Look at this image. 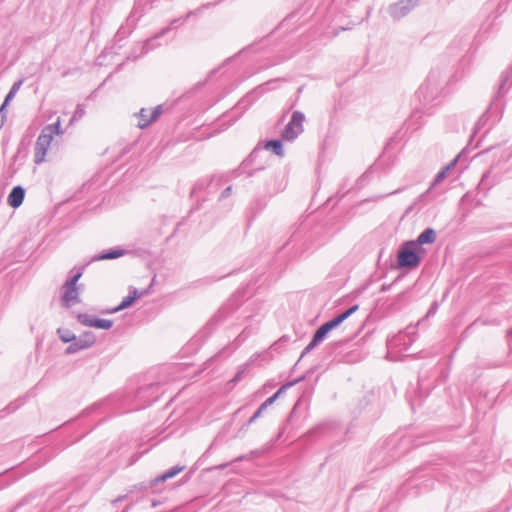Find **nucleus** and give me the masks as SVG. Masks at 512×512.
Wrapping results in <instances>:
<instances>
[{
    "label": "nucleus",
    "mask_w": 512,
    "mask_h": 512,
    "mask_svg": "<svg viewBox=\"0 0 512 512\" xmlns=\"http://www.w3.org/2000/svg\"><path fill=\"white\" fill-rule=\"evenodd\" d=\"M156 506H157L156 502L154 500H152L151 501V507H156Z\"/></svg>",
    "instance_id": "c9c22d12"
},
{
    "label": "nucleus",
    "mask_w": 512,
    "mask_h": 512,
    "mask_svg": "<svg viewBox=\"0 0 512 512\" xmlns=\"http://www.w3.org/2000/svg\"><path fill=\"white\" fill-rule=\"evenodd\" d=\"M421 1L422 0H398L387 7V13L393 20L398 21L418 7Z\"/></svg>",
    "instance_id": "39448f33"
},
{
    "label": "nucleus",
    "mask_w": 512,
    "mask_h": 512,
    "mask_svg": "<svg viewBox=\"0 0 512 512\" xmlns=\"http://www.w3.org/2000/svg\"><path fill=\"white\" fill-rule=\"evenodd\" d=\"M6 105H7V104H5V102L1 105V107H0V117H1L2 115H6V114H5V108H6Z\"/></svg>",
    "instance_id": "473e14b6"
},
{
    "label": "nucleus",
    "mask_w": 512,
    "mask_h": 512,
    "mask_svg": "<svg viewBox=\"0 0 512 512\" xmlns=\"http://www.w3.org/2000/svg\"><path fill=\"white\" fill-rule=\"evenodd\" d=\"M161 114H162V105H158V106L154 107L151 111H149L146 108H142L138 113V117H139L138 127L140 129L147 128L149 125H151L153 122H155L160 117Z\"/></svg>",
    "instance_id": "6e6552de"
},
{
    "label": "nucleus",
    "mask_w": 512,
    "mask_h": 512,
    "mask_svg": "<svg viewBox=\"0 0 512 512\" xmlns=\"http://www.w3.org/2000/svg\"><path fill=\"white\" fill-rule=\"evenodd\" d=\"M201 188H202V185H201L200 183H197V184L193 187V189H192V191H191V194H192V195L196 194V192H197L198 190H200Z\"/></svg>",
    "instance_id": "7c9ffc66"
},
{
    "label": "nucleus",
    "mask_w": 512,
    "mask_h": 512,
    "mask_svg": "<svg viewBox=\"0 0 512 512\" xmlns=\"http://www.w3.org/2000/svg\"><path fill=\"white\" fill-rule=\"evenodd\" d=\"M292 383H289L287 385L282 386L275 394H273L271 397L267 398L262 404V409H267L268 406L272 405L275 400L279 397V395L282 393V391L287 387L291 386Z\"/></svg>",
    "instance_id": "412c9836"
},
{
    "label": "nucleus",
    "mask_w": 512,
    "mask_h": 512,
    "mask_svg": "<svg viewBox=\"0 0 512 512\" xmlns=\"http://www.w3.org/2000/svg\"><path fill=\"white\" fill-rule=\"evenodd\" d=\"M265 148L271 150L275 155L279 157L284 156L283 145L280 140H270L265 144Z\"/></svg>",
    "instance_id": "a211bd4d"
},
{
    "label": "nucleus",
    "mask_w": 512,
    "mask_h": 512,
    "mask_svg": "<svg viewBox=\"0 0 512 512\" xmlns=\"http://www.w3.org/2000/svg\"><path fill=\"white\" fill-rule=\"evenodd\" d=\"M358 305H353L346 311L342 312L341 314L337 315L330 321H327L323 325H321L316 332L313 335L312 340L310 343L304 348L300 359L304 357L305 354L313 350L316 346H318L327 336V334L337 326H339L343 321H345L348 317H350L353 313H355L358 310Z\"/></svg>",
    "instance_id": "f03ea898"
},
{
    "label": "nucleus",
    "mask_w": 512,
    "mask_h": 512,
    "mask_svg": "<svg viewBox=\"0 0 512 512\" xmlns=\"http://www.w3.org/2000/svg\"><path fill=\"white\" fill-rule=\"evenodd\" d=\"M265 411V409H262V406L260 405L258 407V409L255 411V413L251 416V418L248 420L247 424L245 425V427L247 428L249 425H251L252 423H254L262 414L263 412Z\"/></svg>",
    "instance_id": "a878e982"
},
{
    "label": "nucleus",
    "mask_w": 512,
    "mask_h": 512,
    "mask_svg": "<svg viewBox=\"0 0 512 512\" xmlns=\"http://www.w3.org/2000/svg\"><path fill=\"white\" fill-rule=\"evenodd\" d=\"M244 372H245V369H244V368H243V369H240V370L236 373L235 377L232 379V382L237 383L238 381H240V380H241V378H242V375L244 374Z\"/></svg>",
    "instance_id": "c85d7f7f"
},
{
    "label": "nucleus",
    "mask_w": 512,
    "mask_h": 512,
    "mask_svg": "<svg viewBox=\"0 0 512 512\" xmlns=\"http://www.w3.org/2000/svg\"><path fill=\"white\" fill-rule=\"evenodd\" d=\"M509 335L512 336V329L509 331Z\"/></svg>",
    "instance_id": "e433bc0d"
},
{
    "label": "nucleus",
    "mask_w": 512,
    "mask_h": 512,
    "mask_svg": "<svg viewBox=\"0 0 512 512\" xmlns=\"http://www.w3.org/2000/svg\"><path fill=\"white\" fill-rule=\"evenodd\" d=\"M184 469L183 466H175V467H172L171 469H169L168 471H166L165 473H163L162 475L156 477L153 482H152V485H156L158 483H162V482H165L166 480L170 479V478H173L174 476H176L178 473H180L182 470Z\"/></svg>",
    "instance_id": "2eb2a0df"
},
{
    "label": "nucleus",
    "mask_w": 512,
    "mask_h": 512,
    "mask_svg": "<svg viewBox=\"0 0 512 512\" xmlns=\"http://www.w3.org/2000/svg\"><path fill=\"white\" fill-rule=\"evenodd\" d=\"M181 19H174L172 22H171V25H174L175 23L179 22Z\"/></svg>",
    "instance_id": "f704fd0d"
},
{
    "label": "nucleus",
    "mask_w": 512,
    "mask_h": 512,
    "mask_svg": "<svg viewBox=\"0 0 512 512\" xmlns=\"http://www.w3.org/2000/svg\"><path fill=\"white\" fill-rule=\"evenodd\" d=\"M417 243L407 241L400 247L397 254V262L401 268L417 267L420 263V257L416 252Z\"/></svg>",
    "instance_id": "7ed1b4c3"
},
{
    "label": "nucleus",
    "mask_w": 512,
    "mask_h": 512,
    "mask_svg": "<svg viewBox=\"0 0 512 512\" xmlns=\"http://www.w3.org/2000/svg\"><path fill=\"white\" fill-rule=\"evenodd\" d=\"M62 290H63V293H62L61 300H62L63 306L69 308L72 305L80 302L79 291H78L77 286H73V285L70 286L68 284H63Z\"/></svg>",
    "instance_id": "1a4fd4ad"
},
{
    "label": "nucleus",
    "mask_w": 512,
    "mask_h": 512,
    "mask_svg": "<svg viewBox=\"0 0 512 512\" xmlns=\"http://www.w3.org/2000/svg\"><path fill=\"white\" fill-rule=\"evenodd\" d=\"M84 114H85L84 108L81 107L80 105H78L76 110H75V112H74V114H73V116H72V118H71V123L73 121H76V120L82 118Z\"/></svg>",
    "instance_id": "cd10ccee"
},
{
    "label": "nucleus",
    "mask_w": 512,
    "mask_h": 512,
    "mask_svg": "<svg viewBox=\"0 0 512 512\" xmlns=\"http://www.w3.org/2000/svg\"><path fill=\"white\" fill-rule=\"evenodd\" d=\"M452 165H453V163L451 165L444 167L436 174L432 184L430 185V187L427 189V191L422 196L430 193L439 183H441L446 178L447 173L450 170Z\"/></svg>",
    "instance_id": "dca6fc26"
},
{
    "label": "nucleus",
    "mask_w": 512,
    "mask_h": 512,
    "mask_svg": "<svg viewBox=\"0 0 512 512\" xmlns=\"http://www.w3.org/2000/svg\"><path fill=\"white\" fill-rule=\"evenodd\" d=\"M6 105H7V104H5V102L1 105V107H0V117H1L2 115H6V114H5V108H6Z\"/></svg>",
    "instance_id": "2f4dec72"
},
{
    "label": "nucleus",
    "mask_w": 512,
    "mask_h": 512,
    "mask_svg": "<svg viewBox=\"0 0 512 512\" xmlns=\"http://www.w3.org/2000/svg\"><path fill=\"white\" fill-rule=\"evenodd\" d=\"M212 4L211 3H207V4H204L202 5L201 7L197 8L196 10L194 11H189L185 18L183 19V21L187 20L188 18H190L192 15H195V14H198V13H201L204 9L210 7Z\"/></svg>",
    "instance_id": "bb28decb"
},
{
    "label": "nucleus",
    "mask_w": 512,
    "mask_h": 512,
    "mask_svg": "<svg viewBox=\"0 0 512 512\" xmlns=\"http://www.w3.org/2000/svg\"><path fill=\"white\" fill-rule=\"evenodd\" d=\"M170 27L163 29L158 35L155 37L148 39L145 43L140 44V55H144L148 53L150 50L154 49L156 45L154 44L155 40L160 36L165 35L169 31Z\"/></svg>",
    "instance_id": "4468645a"
},
{
    "label": "nucleus",
    "mask_w": 512,
    "mask_h": 512,
    "mask_svg": "<svg viewBox=\"0 0 512 512\" xmlns=\"http://www.w3.org/2000/svg\"><path fill=\"white\" fill-rule=\"evenodd\" d=\"M124 250L122 249H113L108 252H105L103 254L97 255L93 257V260L99 261V260H111L116 259L124 255Z\"/></svg>",
    "instance_id": "f3484780"
},
{
    "label": "nucleus",
    "mask_w": 512,
    "mask_h": 512,
    "mask_svg": "<svg viewBox=\"0 0 512 512\" xmlns=\"http://www.w3.org/2000/svg\"><path fill=\"white\" fill-rule=\"evenodd\" d=\"M144 294H145L144 291L139 293L136 288L131 289L129 294L121 301V303L117 307L109 310L108 313H116V312H119L121 310L128 308L129 306H131L134 303V301L136 299H138L139 297H141Z\"/></svg>",
    "instance_id": "9d476101"
},
{
    "label": "nucleus",
    "mask_w": 512,
    "mask_h": 512,
    "mask_svg": "<svg viewBox=\"0 0 512 512\" xmlns=\"http://www.w3.org/2000/svg\"><path fill=\"white\" fill-rule=\"evenodd\" d=\"M84 267L80 268L78 272H76L73 276L70 277L64 284H68L70 286H77L78 280L81 278L83 274Z\"/></svg>",
    "instance_id": "393cba45"
},
{
    "label": "nucleus",
    "mask_w": 512,
    "mask_h": 512,
    "mask_svg": "<svg viewBox=\"0 0 512 512\" xmlns=\"http://www.w3.org/2000/svg\"><path fill=\"white\" fill-rule=\"evenodd\" d=\"M77 319L84 326L94 327V321H96L97 318L86 313H80L77 315Z\"/></svg>",
    "instance_id": "aec40b11"
},
{
    "label": "nucleus",
    "mask_w": 512,
    "mask_h": 512,
    "mask_svg": "<svg viewBox=\"0 0 512 512\" xmlns=\"http://www.w3.org/2000/svg\"><path fill=\"white\" fill-rule=\"evenodd\" d=\"M512 85V67L502 73L499 85V94H504Z\"/></svg>",
    "instance_id": "ddd939ff"
},
{
    "label": "nucleus",
    "mask_w": 512,
    "mask_h": 512,
    "mask_svg": "<svg viewBox=\"0 0 512 512\" xmlns=\"http://www.w3.org/2000/svg\"><path fill=\"white\" fill-rule=\"evenodd\" d=\"M305 116L300 111H294L290 121L282 132V138L286 141L295 140L303 132Z\"/></svg>",
    "instance_id": "423d86ee"
},
{
    "label": "nucleus",
    "mask_w": 512,
    "mask_h": 512,
    "mask_svg": "<svg viewBox=\"0 0 512 512\" xmlns=\"http://www.w3.org/2000/svg\"><path fill=\"white\" fill-rule=\"evenodd\" d=\"M5 120H6V115H2L0 117V129L3 127Z\"/></svg>",
    "instance_id": "72a5a7b5"
},
{
    "label": "nucleus",
    "mask_w": 512,
    "mask_h": 512,
    "mask_svg": "<svg viewBox=\"0 0 512 512\" xmlns=\"http://www.w3.org/2000/svg\"><path fill=\"white\" fill-rule=\"evenodd\" d=\"M436 240V232L432 228L425 229L422 233L419 234L417 240L415 241L418 245L424 244H432Z\"/></svg>",
    "instance_id": "f8f14e48"
},
{
    "label": "nucleus",
    "mask_w": 512,
    "mask_h": 512,
    "mask_svg": "<svg viewBox=\"0 0 512 512\" xmlns=\"http://www.w3.org/2000/svg\"><path fill=\"white\" fill-rule=\"evenodd\" d=\"M21 84H22V81L15 82L13 84L12 88L10 89V91L8 92V94L5 97V100H4L5 104H8V102L14 97L15 93L20 88Z\"/></svg>",
    "instance_id": "b1692460"
},
{
    "label": "nucleus",
    "mask_w": 512,
    "mask_h": 512,
    "mask_svg": "<svg viewBox=\"0 0 512 512\" xmlns=\"http://www.w3.org/2000/svg\"><path fill=\"white\" fill-rule=\"evenodd\" d=\"M113 326V321L109 319H96L94 321V327L99 329H110Z\"/></svg>",
    "instance_id": "4be33fe9"
},
{
    "label": "nucleus",
    "mask_w": 512,
    "mask_h": 512,
    "mask_svg": "<svg viewBox=\"0 0 512 512\" xmlns=\"http://www.w3.org/2000/svg\"><path fill=\"white\" fill-rule=\"evenodd\" d=\"M415 329H416L415 327H407L403 334L401 333L389 341V343H388L389 346L396 344L398 341H400L404 337L405 334L410 335L412 333H415Z\"/></svg>",
    "instance_id": "5701e85b"
},
{
    "label": "nucleus",
    "mask_w": 512,
    "mask_h": 512,
    "mask_svg": "<svg viewBox=\"0 0 512 512\" xmlns=\"http://www.w3.org/2000/svg\"><path fill=\"white\" fill-rule=\"evenodd\" d=\"M440 92L439 77L435 73H431L425 82L419 87L417 96L420 100L425 103H431Z\"/></svg>",
    "instance_id": "20e7f679"
},
{
    "label": "nucleus",
    "mask_w": 512,
    "mask_h": 512,
    "mask_svg": "<svg viewBox=\"0 0 512 512\" xmlns=\"http://www.w3.org/2000/svg\"><path fill=\"white\" fill-rule=\"evenodd\" d=\"M96 341V336L91 331H86L76 337L72 343L66 348V354H74L81 350L90 348Z\"/></svg>",
    "instance_id": "0eeeda50"
},
{
    "label": "nucleus",
    "mask_w": 512,
    "mask_h": 512,
    "mask_svg": "<svg viewBox=\"0 0 512 512\" xmlns=\"http://www.w3.org/2000/svg\"><path fill=\"white\" fill-rule=\"evenodd\" d=\"M231 191H232V187L231 186H228L222 193H221V196L220 198H227L228 196H230L231 194Z\"/></svg>",
    "instance_id": "c756f323"
},
{
    "label": "nucleus",
    "mask_w": 512,
    "mask_h": 512,
    "mask_svg": "<svg viewBox=\"0 0 512 512\" xmlns=\"http://www.w3.org/2000/svg\"><path fill=\"white\" fill-rule=\"evenodd\" d=\"M57 334L64 343H72V341L75 339V334L66 328H58Z\"/></svg>",
    "instance_id": "6ab92c4d"
},
{
    "label": "nucleus",
    "mask_w": 512,
    "mask_h": 512,
    "mask_svg": "<svg viewBox=\"0 0 512 512\" xmlns=\"http://www.w3.org/2000/svg\"><path fill=\"white\" fill-rule=\"evenodd\" d=\"M25 190L22 186H15L8 195V204L13 208H18L23 203Z\"/></svg>",
    "instance_id": "9b49d317"
},
{
    "label": "nucleus",
    "mask_w": 512,
    "mask_h": 512,
    "mask_svg": "<svg viewBox=\"0 0 512 512\" xmlns=\"http://www.w3.org/2000/svg\"><path fill=\"white\" fill-rule=\"evenodd\" d=\"M62 134H64V131L61 128L60 118H58L55 123L49 124L42 129L34 147V162L36 164H40L45 161L48 148L50 147L54 135Z\"/></svg>",
    "instance_id": "f257e3e1"
}]
</instances>
